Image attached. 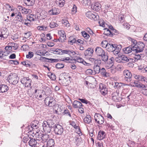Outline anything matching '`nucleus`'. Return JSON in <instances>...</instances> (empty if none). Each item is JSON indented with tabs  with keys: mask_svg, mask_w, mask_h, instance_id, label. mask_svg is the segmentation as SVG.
I'll list each match as a JSON object with an SVG mask.
<instances>
[{
	"mask_svg": "<svg viewBox=\"0 0 147 147\" xmlns=\"http://www.w3.org/2000/svg\"><path fill=\"white\" fill-rule=\"evenodd\" d=\"M86 79L89 80V81H86V84L88 86V84H92V81H96L95 79L93 77H89L86 78Z\"/></svg>",
	"mask_w": 147,
	"mask_h": 147,
	"instance_id": "obj_29",
	"label": "nucleus"
},
{
	"mask_svg": "<svg viewBox=\"0 0 147 147\" xmlns=\"http://www.w3.org/2000/svg\"><path fill=\"white\" fill-rule=\"evenodd\" d=\"M100 73L104 77H107L109 76L108 73L106 71L105 69L104 68H102L100 69Z\"/></svg>",
	"mask_w": 147,
	"mask_h": 147,
	"instance_id": "obj_32",
	"label": "nucleus"
},
{
	"mask_svg": "<svg viewBox=\"0 0 147 147\" xmlns=\"http://www.w3.org/2000/svg\"><path fill=\"white\" fill-rule=\"evenodd\" d=\"M34 94L36 98L39 100H41L44 98L45 92L42 90L35 89Z\"/></svg>",
	"mask_w": 147,
	"mask_h": 147,
	"instance_id": "obj_5",
	"label": "nucleus"
},
{
	"mask_svg": "<svg viewBox=\"0 0 147 147\" xmlns=\"http://www.w3.org/2000/svg\"><path fill=\"white\" fill-rule=\"evenodd\" d=\"M47 28V27L45 26H38L37 28V29L40 30H45Z\"/></svg>",
	"mask_w": 147,
	"mask_h": 147,
	"instance_id": "obj_64",
	"label": "nucleus"
},
{
	"mask_svg": "<svg viewBox=\"0 0 147 147\" xmlns=\"http://www.w3.org/2000/svg\"><path fill=\"white\" fill-rule=\"evenodd\" d=\"M9 89L8 86L4 84L0 85V92L3 93L6 92Z\"/></svg>",
	"mask_w": 147,
	"mask_h": 147,
	"instance_id": "obj_19",
	"label": "nucleus"
},
{
	"mask_svg": "<svg viewBox=\"0 0 147 147\" xmlns=\"http://www.w3.org/2000/svg\"><path fill=\"white\" fill-rule=\"evenodd\" d=\"M79 1L84 6H89L91 3L90 0H79Z\"/></svg>",
	"mask_w": 147,
	"mask_h": 147,
	"instance_id": "obj_24",
	"label": "nucleus"
},
{
	"mask_svg": "<svg viewBox=\"0 0 147 147\" xmlns=\"http://www.w3.org/2000/svg\"><path fill=\"white\" fill-rule=\"evenodd\" d=\"M114 58L112 57L107 61L105 63V67L107 69H110L114 65Z\"/></svg>",
	"mask_w": 147,
	"mask_h": 147,
	"instance_id": "obj_10",
	"label": "nucleus"
},
{
	"mask_svg": "<svg viewBox=\"0 0 147 147\" xmlns=\"http://www.w3.org/2000/svg\"><path fill=\"white\" fill-rule=\"evenodd\" d=\"M24 3L28 6H31L34 5L35 0H24Z\"/></svg>",
	"mask_w": 147,
	"mask_h": 147,
	"instance_id": "obj_22",
	"label": "nucleus"
},
{
	"mask_svg": "<svg viewBox=\"0 0 147 147\" xmlns=\"http://www.w3.org/2000/svg\"><path fill=\"white\" fill-rule=\"evenodd\" d=\"M35 140L34 139H31L28 142L30 146H32L35 145Z\"/></svg>",
	"mask_w": 147,
	"mask_h": 147,
	"instance_id": "obj_46",
	"label": "nucleus"
},
{
	"mask_svg": "<svg viewBox=\"0 0 147 147\" xmlns=\"http://www.w3.org/2000/svg\"><path fill=\"white\" fill-rule=\"evenodd\" d=\"M100 57H101V59L102 61L104 62H106L109 60L107 54H106L105 52L104 53V54H102Z\"/></svg>",
	"mask_w": 147,
	"mask_h": 147,
	"instance_id": "obj_36",
	"label": "nucleus"
},
{
	"mask_svg": "<svg viewBox=\"0 0 147 147\" xmlns=\"http://www.w3.org/2000/svg\"><path fill=\"white\" fill-rule=\"evenodd\" d=\"M108 43L107 40H104L102 42L101 45V46L104 48H106Z\"/></svg>",
	"mask_w": 147,
	"mask_h": 147,
	"instance_id": "obj_49",
	"label": "nucleus"
},
{
	"mask_svg": "<svg viewBox=\"0 0 147 147\" xmlns=\"http://www.w3.org/2000/svg\"><path fill=\"white\" fill-rule=\"evenodd\" d=\"M90 7L92 9L98 11L100 10L101 5L98 3H96L91 5Z\"/></svg>",
	"mask_w": 147,
	"mask_h": 147,
	"instance_id": "obj_12",
	"label": "nucleus"
},
{
	"mask_svg": "<svg viewBox=\"0 0 147 147\" xmlns=\"http://www.w3.org/2000/svg\"><path fill=\"white\" fill-rule=\"evenodd\" d=\"M12 46H6L5 48V50L7 51H8L9 52H10L12 51Z\"/></svg>",
	"mask_w": 147,
	"mask_h": 147,
	"instance_id": "obj_63",
	"label": "nucleus"
},
{
	"mask_svg": "<svg viewBox=\"0 0 147 147\" xmlns=\"http://www.w3.org/2000/svg\"><path fill=\"white\" fill-rule=\"evenodd\" d=\"M81 34L82 36L86 39H88L90 37L89 35L85 31H82L81 32Z\"/></svg>",
	"mask_w": 147,
	"mask_h": 147,
	"instance_id": "obj_47",
	"label": "nucleus"
},
{
	"mask_svg": "<svg viewBox=\"0 0 147 147\" xmlns=\"http://www.w3.org/2000/svg\"><path fill=\"white\" fill-rule=\"evenodd\" d=\"M104 30V34H105L110 36H112V34H111V31L107 28H105Z\"/></svg>",
	"mask_w": 147,
	"mask_h": 147,
	"instance_id": "obj_37",
	"label": "nucleus"
},
{
	"mask_svg": "<svg viewBox=\"0 0 147 147\" xmlns=\"http://www.w3.org/2000/svg\"><path fill=\"white\" fill-rule=\"evenodd\" d=\"M54 124V121L51 119L44 121L42 123V127L45 132L47 133H50Z\"/></svg>",
	"mask_w": 147,
	"mask_h": 147,
	"instance_id": "obj_1",
	"label": "nucleus"
},
{
	"mask_svg": "<svg viewBox=\"0 0 147 147\" xmlns=\"http://www.w3.org/2000/svg\"><path fill=\"white\" fill-rule=\"evenodd\" d=\"M22 64L26 67H30L32 66V63L28 61H23L22 62Z\"/></svg>",
	"mask_w": 147,
	"mask_h": 147,
	"instance_id": "obj_41",
	"label": "nucleus"
},
{
	"mask_svg": "<svg viewBox=\"0 0 147 147\" xmlns=\"http://www.w3.org/2000/svg\"><path fill=\"white\" fill-rule=\"evenodd\" d=\"M29 78V77H24L21 79L20 82L22 84L24 85L26 83V82Z\"/></svg>",
	"mask_w": 147,
	"mask_h": 147,
	"instance_id": "obj_51",
	"label": "nucleus"
},
{
	"mask_svg": "<svg viewBox=\"0 0 147 147\" xmlns=\"http://www.w3.org/2000/svg\"><path fill=\"white\" fill-rule=\"evenodd\" d=\"M54 99L52 97H47L45 100V103L50 107H52L55 104Z\"/></svg>",
	"mask_w": 147,
	"mask_h": 147,
	"instance_id": "obj_8",
	"label": "nucleus"
},
{
	"mask_svg": "<svg viewBox=\"0 0 147 147\" xmlns=\"http://www.w3.org/2000/svg\"><path fill=\"white\" fill-rule=\"evenodd\" d=\"M68 54L69 56L74 55L76 54V52L72 50H68Z\"/></svg>",
	"mask_w": 147,
	"mask_h": 147,
	"instance_id": "obj_56",
	"label": "nucleus"
},
{
	"mask_svg": "<svg viewBox=\"0 0 147 147\" xmlns=\"http://www.w3.org/2000/svg\"><path fill=\"white\" fill-rule=\"evenodd\" d=\"M105 137V132L103 131H100L98 133L97 139L99 140H102Z\"/></svg>",
	"mask_w": 147,
	"mask_h": 147,
	"instance_id": "obj_17",
	"label": "nucleus"
},
{
	"mask_svg": "<svg viewBox=\"0 0 147 147\" xmlns=\"http://www.w3.org/2000/svg\"><path fill=\"white\" fill-rule=\"evenodd\" d=\"M95 51L96 54L99 56H100L105 52L102 48L99 47L96 48Z\"/></svg>",
	"mask_w": 147,
	"mask_h": 147,
	"instance_id": "obj_16",
	"label": "nucleus"
},
{
	"mask_svg": "<svg viewBox=\"0 0 147 147\" xmlns=\"http://www.w3.org/2000/svg\"><path fill=\"white\" fill-rule=\"evenodd\" d=\"M74 60L75 61H77L78 62L82 63L84 64L85 63H86V61L82 58L81 57H77L76 59H74Z\"/></svg>",
	"mask_w": 147,
	"mask_h": 147,
	"instance_id": "obj_39",
	"label": "nucleus"
},
{
	"mask_svg": "<svg viewBox=\"0 0 147 147\" xmlns=\"http://www.w3.org/2000/svg\"><path fill=\"white\" fill-rule=\"evenodd\" d=\"M31 36V33L30 32L24 33V38H27Z\"/></svg>",
	"mask_w": 147,
	"mask_h": 147,
	"instance_id": "obj_62",
	"label": "nucleus"
},
{
	"mask_svg": "<svg viewBox=\"0 0 147 147\" xmlns=\"http://www.w3.org/2000/svg\"><path fill=\"white\" fill-rule=\"evenodd\" d=\"M133 46H129L123 49L124 53L126 54H129L133 52Z\"/></svg>",
	"mask_w": 147,
	"mask_h": 147,
	"instance_id": "obj_18",
	"label": "nucleus"
},
{
	"mask_svg": "<svg viewBox=\"0 0 147 147\" xmlns=\"http://www.w3.org/2000/svg\"><path fill=\"white\" fill-rule=\"evenodd\" d=\"M58 26V24L54 21L51 22L50 24V26L51 28H54Z\"/></svg>",
	"mask_w": 147,
	"mask_h": 147,
	"instance_id": "obj_45",
	"label": "nucleus"
},
{
	"mask_svg": "<svg viewBox=\"0 0 147 147\" xmlns=\"http://www.w3.org/2000/svg\"><path fill=\"white\" fill-rule=\"evenodd\" d=\"M53 128L56 134L61 135L64 131V129L62 126L59 124H55L53 126Z\"/></svg>",
	"mask_w": 147,
	"mask_h": 147,
	"instance_id": "obj_6",
	"label": "nucleus"
},
{
	"mask_svg": "<svg viewBox=\"0 0 147 147\" xmlns=\"http://www.w3.org/2000/svg\"><path fill=\"white\" fill-rule=\"evenodd\" d=\"M72 106L74 108H78L80 107L83 106L81 102L77 100L73 102L72 103Z\"/></svg>",
	"mask_w": 147,
	"mask_h": 147,
	"instance_id": "obj_20",
	"label": "nucleus"
},
{
	"mask_svg": "<svg viewBox=\"0 0 147 147\" xmlns=\"http://www.w3.org/2000/svg\"><path fill=\"white\" fill-rule=\"evenodd\" d=\"M100 69V66L94 65L93 67V71L95 73V74L99 73Z\"/></svg>",
	"mask_w": 147,
	"mask_h": 147,
	"instance_id": "obj_30",
	"label": "nucleus"
},
{
	"mask_svg": "<svg viewBox=\"0 0 147 147\" xmlns=\"http://www.w3.org/2000/svg\"><path fill=\"white\" fill-rule=\"evenodd\" d=\"M99 19V16L97 15V13H93L91 19H92L94 20V21H96L98 20Z\"/></svg>",
	"mask_w": 147,
	"mask_h": 147,
	"instance_id": "obj_40",
	"label": "nucleus"
},
{
	"mask_svg": "<svg viewBox=\"0 0 147 147\" xmlns=\"http://www.w3.org/2000/svg\"><path fill=\"white\" fill-rule=\"evenodd\" d=\"M62 22L65 26L68 27L70 26V24L66 19H63L62 20Z\"/></svg>",
	"mask_w": 147,
	"mask_h": 147,
	"instance_id": "obj_38",
	"label": "nucleus"
},
{
	"mask_svg": "<svg viewBox=\"0 0 147 147\" xmlns=\"http://www.w3.org/2000/svg\"><path fill=\"white\" fill-rule=\"evenodd\" d=\"M113 87L115 89L117 88L118 89H121L123 88V86L121 83L118 82H114Z\"/></svg>",
	"mask_w": 147,
	"mask_h": 147,
	"instance_id": "obj_31",
	"label": "nucleus"
},
{
	"mask_svg": "<svg viewBox=\"0 0 147 147\" xmlns=\"http://www.w3.org/2000/svg\"><path fill=\"white\" fill-rule=\"evenodd\" d=\"M34 56V53L33 52L30 51L28 53V54L26 55V57L27 59H31Z\"/></svg>",
	"mask_w": 147,
	"mask_h": 147,
	"instance_id": "obj_53",
	"label": "nucleus"
},
{
	"mask_svg": "<svg viewBox=\"0 0 147 147\" xmlns=\"http://www.w3.org/2000/svg\"><path fill=\"white\" fill-rule=\"evenodd\" d=\"M112 99L115 101H118V94L117 92H114L112 94Z\"/></svg>",
	"mask_w": 147,
	"mask_h": 147,
	"instance_id": "obj_35",
	"label": "nucleus"
},
{
	"mask_svg": "<svg viewBox=\"0 0 147 147\" xmlns=\"http://www.w3.org/2000/svg\"><path fill=\"white\" fill-rule=\"evenodd\" d=\"M71 39L72 37H71L69 38V42L72 45L74 43L77 42V40H76L75 38H73L72 39Z\"/></svg>",
	"mask_w": 147,
	"mask_h": 147,
	"instance_id": "obj_58",
	"label": "nucleus"
},
{
	"mask_svg": "<svg viewBox=\"0 0 147 147\" xmlns=\"http://www.w3.org/2000/svg\"><path fill=\"white\" fill-rule=\"evenodd\" d=\"M93 13L91 11H88L86 12V15L88 18L91 19Z\"/></svg>",
	"mask_w": 147,
	"mask_h": 147,
	"instance_id": "obj_57",
	"label": "nucleus"
},
{
	"mask_svg": "<svg viewBox=\"0 0 147 147\" xmlns=\"http://www.w3.org/2000/svg\"><path fill=\"white\" fill-rule=\"evenodd\" d=\"M86 73L88 75H94L95 73L94 71L93 70L91 69H88L86 70Z\"/></svg>",
	"mask_w": 147,
	"mask_h": 147,
	"instance_id": "obj_42",
	"label": "nucleus"
},
{
	"mask_svg": "<svg viewBox=\"0 0 147 147\" xmlns=\"http://www.w3.org/2000/svg\"><path fill=\"white\" fill-rule=\"evenodd\" d=\"M129 58H128L124 55H122L121 56V60H124L126 62L129 61Z\"/></svg>",
	"mask_w": 147,
	"mask_h": 147,
	"instance_id": "obj_52",
	"label": "nucleus"
},
{
	"mask_svg": "<svg viewBox=\"0 0 147 147\" xmlns=\"http://www.w3.org/2000/svg\"><path fill=\"white\" fill-rule=\"evenodd\" d=\"M58 34L60 36V37L58 39V40L61 42H65L66 40V35L65 31L61 30L58 31Z\"/></svg>",
	"mask_w": 147,
	"mask_h": 147,
	"instance_id": "obj_9",
	"label": "nucleus"
},
{
	"mask_svg": "<svg viewBox=\"0 0 147 147\" xmlns=\"http://www.w3.org/2000/svg\"><path fill=\"white\" fill-rule=\"evenodd\" d=\"M134 77L135 78L139 81H140L142 82H145V79L146 77H145L142 75H134Z\"/></svg>",
	"mask_w": 147,
	"mask_h": 147,
	"instance_id": "obj_23",
	"label": "nucleus"
},
{
	"mask_svg": "<svg viewBox=\"0 0 147 147\" xmlns=\"http://www.w3.org/2000/svg\"><path fill=\"white\" fill-rule=\"evenodd\" d=\"M64 65L63 63H58L56 65V67L58 69L63 68L64 67Z\"/></svg>",
	"mask_w": 147,
	"mask_h": 147,
	"instance_id": "obj_54",
	"label": "nucleus"
},
{
	"mask_svg": "<svg viewBox=\"0 0 147 147\" xmlns=\"http://www.w3.org/2000/svg\"><path fill=\"white\" fill-rule=\"evenodd\" d=\"M99 89L102 95H105L107 93V88L103 84L101 83L99 84Z\"/></svg>",
	"mask_w": 147,
	"mask_h": 147,
	"instance_id": "obj_11",
	"label": "nucleus"
},
{
	"mask_svg": "<svg viewBox=\"0 0 147 147\" xmlns=\"http://www.w3.org/2000/svg\"><path fill=\"white\" fill-rule=\"evenodd\" d=\"M51 52L55 54L62 55L61 49H57L51 50Z\"/></svg>",
	"mask_w": 147,
	"mask_h": 147,
	"instance_id": "obj_28",
	"label": "nucleus"
},
{
	"mask_svg": "<svg viewBox=\"0 0 147 147\" xmlns=\"http://www.w3.org/2000/svg\"><path fill=\"white\" fill-rule=\"evenodd\" d=\"M35 18L36 16L32 14L28 15L27 16V19L30 21H34Z\"/></svg>",
	"mask_w": 147,
	"mask_h": 147,
	"instance_id": "obj_33",
	"label": "nucleus"
},
{
	"mask_svg": "<svg viewBox=\"0 0 147 147\" xmlns=\"http://www.w3.org/2000/svg\"><path fill=\"white\" fill-rule=\"evenodd\" d=\"M132 75L131 73L128 70H124L123 72V80L127 82H129L131 80Z\"/></svg>",
	"mask_w": 147,
	"mask_h": 147,
	"instance_id": "obj_4",
	"label": "nucleus"
},
{
	"mask_svg": "<svg viewBox=\"0 0 147 147\" xmlns=\"http://www.w3.org/2000/svg\"><path fill=\"white\" fill-rule=\"evenodd\" d=\"M60 12V11L59 9L55 7L53 8L49 11V14L51 15H58Z\"/></svg>",
	"mask_w": 147,
	"mask_h": 147,
	"instance_id": "obj_14",
	"label": "nucleus"
},
{
	"mask_svg": "<svg viewBox=\"0 0 147 147\" xmlns=\"http://www.w3.org/2000/svg\"><path fill=\"white\" fill-rule=\"evenodd\" d=\"M54 140L53 139H49L47 142V147H54Z\"/></svg>",
	"mask_w": 147,
	"mask_h": 147,
	"instance_id": "obj_25",
	"label": "nucleus"
},
{
	"mask_svg": "<svg viewBox=\"0 0 147 147\" xmlns=\"http://www.w3.org/2000/svg\"><path fill=\"white\" fill-rule=\"evenodd\" d=\"M93 52V49L89 48L85 51L84 55L86 57H91L92 56Z\"/></svg>",
	"mask_w": 147,
	"mask_h": 147,
	"instance_id": "obj_15",
	"label": "nucleus"
},
{
	"mask_svg": "<svg viewBox=\"0 0 147 147\" xmlns=\"http://www.w3.org/2000/svg\"><path fill=\"white\" fill-rule=\"evenodd\" d=\"M5 7L9 11H13L14 10L15 8L13 7L12 5H11L9 4H7L5 5Z\"/></svg>",
	"mask_w": 147,
	"mask_h": 147,
	"instance_id": "obj_34",
	"label": "nucleus"
},
{
	"mask_svg": "<svg viewBox=\"0 0 147 147\" xmlns=\"http://www.w3.org/2000/svg\"><path fill=\"white\" fill-rule=\"evenodd\" d=\"M91 121V118L89 115H87L84 119V122L87 124L90 123Z\"/></svg>",
	"mask_w": 147,
	"mask_h": 147,
	"instance_id": "obj_27",
	"label": "nucleus"
},
{
	"mask_svg": "<svg viewBox=\"0 0 147 147\" xmlns=\"http://www.w3.org/2000/svg\"><path fill=\"white\" fill-rule=\"evenodd\" d=\"M63 113V115L66 114L69 116V117H71V115L67 109L64 110Z\"/></svg>",
	"mask_w": 147,
	"mask_h": 147,
	"instance_id": "obj_60",
	"label": "nucleus"
},
{
	"mask_svg": "<svg viewBox=\"0 0 147 147\" xmlns=\"http://www.w3.org/2000/svg\"><path fill=\"white\" fill-rule=\"evenodd\" d=\"M95 121L98 124H102L104 122V119L103 117L99 113H96L94 116Z\"/></svg>",
	"mask_w": 147,
	"mask_h": 147,
	"instance_id": "obj_7",
	"label": "nucleus"
},
{
	"mask_svg": "<svg viewBox=\"0 0 147 147\" xmlns=\"http://www.w3.org/2000/svg\"><path fill=\"white\" fill-rule=\"evenodd\" d=\"M145 47L144 43L138 42L135 45L133 46V53H138L143 52Z\"/></svg>",
	"mask_w": 147,
	"mask_h": 147,
	"instance_id": "obj_2",
	"label": "nucleus"
},
{
	"mask_svg": "<svg viewBox=\"0 0 147 147\" xmlns=\"http://www.w3.org/2000/svg\"><path fill=\"white\" fill-rule=\"evenodd\" d=\"M115 47H114V49H113V54L116 55H118V53H119L120 50H121L122 46L121 45H117L116 44H115Z\"/></svg>",
	"mask_w": 147,
	"mask_h": 147,
	"instance_id": "obj_13",
	"label": "nucleus"
},
{
	"mask_svg": "<svg viewBox=\"0 0 147 147\" xmlns=\"http://www.w3.org/2000/svg\"><path fill=\"white\" fill-rule=\"evenodd\" d=\"M77 7L76 5H74L73 6L71 10L72 13V14H74L77 11Z\"/></svg>",
	"mask_w": 147,
	"mask_h": 147,
	"instance_id": "obj_59",
	"label": "nucleus"
},
{
	"mask_svg": "<svg viewBox=\"0 0 147 147\" xmlns=\"http://www.w3.org/2000/svg\"><path fill=\"white\" fill-rule=\"evenodd\" d=\"M135 142L133 141L129 140L128 142V145L129 147H135Z\"/></svg>",
	"mask_w": 147,
	"mask_h": 147,
	"instance_id": "obj_44",
	"label": "nucleus"
},
{
	"mask_svg": "<svg viewBox=\"0 0 147 147\" xmlns=\"http://www.w3.org/2000/svg\"><path fill=\"white\" fill-rule=\"evenodd\" d=\"M140 88L143 90H147V85L141 83Z\"/></svg>",
	"mask_w": 147,
	"mask_h": 147,
	"instance_id": "obj_61",
	"label": "nucleus"
},
{
	"mask_svg": "<svg viewBox=\"0 0 147 147\" xmlns=\"http://www.w3.org/2000/svg\"><path fill=\"white\" fill-rule=\"evenodd\" d=\"M79 100L82 103H85L86 104H88L89 105H91L90 102L84 99L79 98Z\"/></svg>",
	"mask_w": 147,
	"mask_h": 147,
	"instance_id": "obj_48",
	"label": "nucleus"
},
{
	"mask_svg": "<svg viewBox=\"0 0 147 147\" xmlns=\"http://www.w3.org/2000/svg\"><path fill=\"white\" fill-rule=\"evenodd\" d=\"M65 2V0H56V3L57 5L60 7L64 6Z\"/></svg>",
	"mask_w": 147,
	"mask_h": 147,
	"instance_id": "obj_26",
	"label": "nucleus"
},
{
	"mask_svg": "<svg viewBox=\"0 0 147 147\" xmlns=\"http://www.w3.org/2000/svg\"><path fill=\"white\" fill-rule=\"evenodd\" d=\"M61 61H64L65 62H67V61L69 63H71V61H72L71 59H70L69 57H65L63 58H62Z\"/></svg>",
	"mask_w": 147,
	"mask_h": 147,
	"instance_id": "obj_55",
	"label": "nucleus"
},
{
	"mask_svg": "<svg viewBox=\"0 0 147 147\" xmlns=\"http://www.w3.org/2000/svg\"><path fill=\"white\" fill-rule=\"evenodd\" d=\"M7 79L10 83L13 85L16 84L19 80L17 75L14 73L10 74L8 76Z\"/></svg>",
	"mask_w": 147,
	"mask_h": 147,
	"instance_id": "obj_3",
	"label": "nucleus"
},
{
	"mask_svg": "<svg viewBox=\"0 0 147 147\" xmlns=\"http://www.w3.org/2000/svg\"><path fill=\"white\" fill-rule=\"evenodd\" d=\"M21 11L24 14H27L28 13H30L31 11L30 9L24 8Z\"/></svg>",
	"mask_w": 147,
	"mask_h": 147,
	"instance_id": "obj_43",
	"label": "nucleus"
},
{
	"mask_svg": "<svg viewBox=\"0 0 147 147\" xmlns=\"http://www.w3.org/2000/svg\"><path fill=\"white\" fill-rule=\"evenodd\" d=\"M32 80L30 78L28 80L26 83H25L24 85L26 87H30L31 86V85Z\"/></svg>",
	"mask_w": 147,
	"mask_h": 147,
	"instance_id": "obj_50",
	"label": "nucleus"
},
{
	"mask_svg": "<svg viewBox=\"0 0 147 147\" xmlns=\"http://www.w3.org/2000/svg\"><path fill=\"white\" fill-rule=\"evenodd\" d=\"M115 44H108L106 49L109 52H113L114 47H115Z\"/></svg>",
	"mask_w": 147,
	"mask_h": 147,
	"instance_id": "obj_21",
	"label": "nucleus"
}]
</instances>
